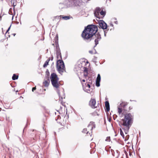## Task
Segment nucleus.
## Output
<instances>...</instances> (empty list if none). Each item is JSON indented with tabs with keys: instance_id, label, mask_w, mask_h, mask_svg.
<instances>
[{
	"instance_id": "nucleus-21",
	"label": "nucleus",
	"mask_w": 158,
	"mask_h": 158,
	"mask_svg": "<svg viewBox=\"0 0 158 158\" xmlns=\"http://www.w3.org/2000/svg\"><path fill=\"white\" fill-rule=\"evenodd\" d=\"M84 63H85L86 65H87L88 67H89L90 65V63L87 60H86V61H84Z\"/></svg>"
},
{
	"instance_id": "nucleus-28",
	"label": "nucleus",
	"mask_w": 158,
	"mask_h": 158,
	"mask_svg": "<svg viewBox=\"0 0 158 158\" xmlns=\"http://www.w3.org/2000/svg\"><path fill=\"white\" fill-rule=\"evenodd\" d=\"M1 113H2V115H3H3H5V117H6V114L5 113V111H4V110H2V112Z\"/></svg>"
},
{
	"instance_id": "nucleus-11",
	"label": "nucleus",
	"mask_w": 158,
	"mask_h": 158,
	"mask_svg": "<svg viewBox=\"0 0 158 158\" xmlns=\"http://www.w3.org/2000/svg\"><path fill=\"white\" fill-rule=\"evenodd\" d=\"M100 11V14L99 15V16L98 17V18L99 19L103 18L105 16L106 14L105 10H103L102 8H101Z\"/></svg>"
},
{
	"instance_id": "nucleus-19",
	"label": "nucleus",
	"mask_w": 158,
	"mask_h": 158,
	"mask_svg": "<svg viewBox=\"0 0 158 158\" xmlns=\"http://www.w3.org/2000/svg\"><path fill=\"white\" fill-rule=\"evenodd\" d=\"M46 74L47 75L46 78L49 79L50 73L48 70H47L46 72Z\"/></svg>"
},
{
	"instance_id": "nucleus-31",
	"label": "nucleus",
	"mask_w": 158,
	"mask_h": 158,
	"mask_svg": "<svg viewBox=\"0 0 158 158\" xmlns=\"http://www.w3.org/2000/svg\"><path fill=\"white\" fill-rule=\"evenodd\" d=\"M10 26L9 28H8V30H7L6 31V33H7L8 32V31H9V30H10Z\"/></svg>"
},
{
	"instance_id": "nucleus-2",
	"label": "nucleus",
	"mask_w": 158,
	"mask_h": 158,
	"mask_svg": "<svg viewBox=\"0 0 158 158\" xmlns=\"http://www.w3.org/2000/svg\"><path fill=\"white\" fill-rule=\"evenodd\" d=\"M123 115L124 118L122 119L121 124L122 129L127 134L133 123L134 117L130 113L125 114Z\"/></svg>"
},
{
	"instance_id": "nucleus-7",
	"label": "nucleus",
	"mask_w": 158,
	"mask_h": 158,
	"mask_svg": "<svg viewBox=\"0 0 158 158\" xmlns=\"http://www.w3.org/2000/svg\"><path fill=\"white\" fill-rule=\"evenodd\" d=\"M100 27L103 29H106L107 28L106 24L102 20H100L99 22Z\"/></svg>"
},
{
	"instance_id": "nucleus-12",
	"label": "nucleus",
	"mask_w": 158,
	"mask_h": 158,
	"mask_svg": "<svg viewBox=\"0 0 158 158\" xmlns=\"http://www.w3.org/2000/svg\"><path fill=\"white\" fill-rule=\"evenodd\" d=\"M50 81L49 78H46L43 82V85L45 87H48L50 83Z\"/></svg>"
},
{
	"instance_id": "nucleus-33",
	"label": "nucleus",
	"mask_w": 158,
	"mask_h": 158,
	"mask_svg": "<svg viewBox=\"0 0 158 158\" xmlns=\"http://www.w3.org/2000/svg\"><path fill=\"white\" fill-rule=\"evenodd\" d=\"M89 52L91 54H92V52H92L91 51H89Z\"/></svg>"
},
{
	"instance_id": "nucleus-17",
	"label": "nucleus",
	"mask_w": 158,
	"mask_h": 158,
	"mask_svg": "<svg viewBox=\"0 0 158 158\" xmlns=\"http://www.w3.org/2000/svg\"><path fill=\"white\" fill-rule=\"evenodd\" d=\"M57 55V59H58L59 58V57H60V58L59 59L62 60V56L61 53L60 52V51H59V50H58L57 52L56 53Z\"/></svg>"
},
{
	"instance_id": "nucleus-24",
	"label": "nucleus",
	"mask_w": 158,
	"mask_h": 158,
	"mask_svg": "<svg viewBox=\"0 0 158 158\" xmlns=\"http://www.w3.org/2000/svg\"><path fill=\"white\" fill-rule=\"evenodd\" d=\"M84 72H88V68H87V66L86 67H84Z\"/></svg>"
},
{
	"instance_id": "nucleus-35",
	"label": "nucleus",
	"mask_w": 158,
	"mask_h": 158,
	"mask_svg": "<svg viewBox=\"0 0 158 158\" xmlns=\"http://www.w3.org/2000/svg\"><path fill=\"white\" fill-rule=\"evenodd\" d=\"M51 58V60H53V56H52V57H51V58Z\"/></svg>"
},
{
	"instance_id": "nucleus-8",
	"label": "nucleus",
	"mask_w": 158,
	"mask_h": 158,
	"mask_svg": "<svg viewBox=\"0 0 158 158\" xmlns=\"http://www.w3.org/2000/svg\"><path fill=\"white\" fill-rule=\"evenodd\" d=\"M101 8H100L99 7H97L96 9L94 11V14L95 16L97 18H98V17L99 16V15L100 14V11L101 10Z\"/></svg>"
},
{
	"instance_id": "nucleus-27",
	"label": "nucleus",
	"mask_w": 158,
	"mask_h": 158,
	"mask_svg": "<svg viewBox=\"0 0 158 158\" xmlns=\"http://www.w3.org/2000/svg\"><path fill=\"white\" fill-rule=\"evenodd\" d=\"M129 135H127L125 138V140L126 141L128 140L129 138Z\"/></svg>"
},
{
	"instance_id": "nucleus-3",
	"label": "nucleus",
	"mask_w": 158,
	"mask_h": 158,
	"mask_svg": "<svg viewBox=\"0 0 158 158\" xmlns=\"http://www.w3.org/2000/svg\"><path fill=\"white\" fill-rule=\"evenodd\" d=\"M132 109V107L127 102H122L118 107V113L124 115L126 111H129Z\"/></svg>"
},
{
	"instance_id": "nucleus-20",
	"label": "nucleus",
	"mask_w": 158,
	"mask_h": 158,
	"mask_svg": "<svg viewBox=\"0 0 158 158\" xmlns=\"http://www.w3.org/2000/svg\"><path fill=\"white\" fill-rule=\"evenodd\" d=\"M120 135L122 136L123 138H124V135L122 131V130L121 128H120Z\"/></svg>"
},
{
	"instance_id": "nucleus-26",
	"label": "nucleus",
	"mask_w": 158,
	"mask_h": 158,
	"mask_svg": "<svg viewBox=\"0 0 158 158\" xmlns=\"http://www.w3.org/2000/svg\"><path fill=\"white\" fill-rule=\"evenodd\" d=\"M106 141L107 142H110V137H107L106 139Z\"/></svg>"
},
{
	"instance_id": "nucleus-18",
	"label": "nucleus",
	"mask_w": 158,
	"mask_h": 158,
	"mask_svg": "<svg viewBox=\"0 0 158 158\" xmlns=\"http://www.w3.org/2000/svg\"><path fill=\"white\" fill-rule=\"evenodd\" d=\"M18 78V76L16 75L15 74H14L12 77L13 80H15L17 79Z\"/></svg>"
},
{
	"instance_id": "nucleus-30",
	"label": "nucleus",
	"mask_w": 158,
	"mask_h": 158,
	"mask_svg": "<svg viewBox=\"0 0 158 158\" xmlns=\"http://www.w3.org/2000/svg\"><path fill=\"white\" fill-rule=\"evenodd\" d=\"M81 81L83 82H85V79L82 80L81 79H80Z\"/></svg>"
},
{
	"instance_id": "nucleus-6",
	"label": "nucleus",
	"mask_w": 158,
	"mask_h": 158,
	"mask_svg": "<svg viewBox=\"0 0 158 158\" xmlns=\"http://www.w3.org/2000/svg\"><path fill=\"white\" fill-rule=\"evenodd\" d=\"M89 105L93 108H97L98 110H99V104H96V101L94 99L91 98L89 102Z\"/></svg>"
},
{
	"instance_id": "nucleus-14",
	"label": "nucleus",
	"mask_w": 158,
	"mask_h": 158,
	"mask_svg": "<svg viewBox=\"0 0 158 158\" xmlns=\"http://www.w3.org/2000/svg\"><path fill=\"white\" fill-rule=\"evenodd\" d=\"M101 79V77L99 74H98L96 79V85L97 87L100 86V82Z\"/></svg>"
},
{
	"instance_id": "nucleus-5",
	"label": "nucleus",
	"mask_w": 158,
	"mask_h": 158,
	"mask_svg": "<svg viewBox=\"0 0 158 158\" xmlns=\"http://www.w3.org/2000/svg\"><path fill=\"white\" fill-rule=\"evenodd\" d=\"M56 67L57 71L60 73H62L65 71L64 63L62 60L59 59L57 60Z\"/></svg>"
},
{
	"instance_id": "nucleus-34",
	"label": "nucleus",
	"mask_w": 158,
	"mask_h": 158,
	"mask_svg": "<svg viewBox=\"0 0 158 158\" xmlns=\"http://www.w3.org/2000/svg\"><path fill=\"white\" fill-rule=\"evenodd\" d=\"M87 85L89 87V88L90 87V85L89 84H88Z\"/></svg>"
},
{
	"instance_id": "nucleus-10",
	"label": "nucleus",
	"mask_w": 158,
	"mask_h": 158,
	"mask_svg": "<svg viewBox=\"0 0 158 158\" xmlns=\"http://www.w3.org/2000/svg\"><path fill=\"white\" fill-rule=\"evenodd\" d=\"M82 132L85 134H86V136H91V131H90L89 130V129H87V128H84L83 129V131H82Z\"/></svg>"
},
{
	"instance_id": "nucleus-16",
	"label": "nucleus",
	"mask_w": 158,
	"mask_h": 158,
	"mask_svg": "<svg viewBox=\"0 0 158 158\" xmlns=\"http://www.w3.org/2000/svg\"><path fill=\"white\" fill-rule=\"evenodd\" d=\"M51 60L50 57L48 58V59L46 60L45 63L43 65V67L44 68L46 67L47 65L48 64V63L50 60Z\"/></svg>"
},
{
	"instance_id": "nucleus-38",
	"label": "nucleus",
	"mask_w": 158,
	"mask_h": 158,
	"mask_svg": "<svg viewBox=\"0 0 158 158\" xmlns=\"http://www.w3.org/2000/svg\"><path fill=\"white\" fill-rule=\"evenodd\" d=\"M113 118H114V119H114V117H113Z\"/></svg>"
},
{
	"instance_id": "nucleus-23",
	"label": "nucleus",
	"mask_w": 158,
	"mask_h": 158,
	"mask_svg": "<svg viewBox=\"0 0 158 158\" xmlns=\"http://www.w3.org/2000/svg\"><path fill=\"white\" fill-rule=\"evenodd\" d=\"M88 74V72H84V76L85 78L87 76Z\"/></svg>"
},
{
	"instance_id": "nucleus-13",
	"label": "nucleus",
	"mask_w": 158,
	"mask_h": 158,
	"mask_svg": "<svg viewBox=\"0 0 158 158\" xmlns=\"http://www.w3.org/2000/svg\"><path fill=\"white\" fill-rule=\"evenodd\" d=\"M29 30L31 32H35L37 30V28L35 25H33L29 27Z\"/></svg>"
},
{
	"instance_id": "nucleus-22",
	"label": "nucleus",
	"mask_w": 158,
	"mask_h": 158,
	"mask_svg": "<svg viewBox=\"0 0 158 158\" xmlns=\"http://www.w3.org/2000/svg\"><path fill=\"white\" fill-rule=\"evenodd\" d=\"M95 45H96L98 43V38H97L95 40H94Z\"/></svg>"
},
{
	"instance_id": "nucleus-32",
	"label": "nucleus",
	"mask_w": 158,
	"mask_h": 158,
	"mask_svg": "<svg viewBox=\"0 0 158 158\" xmlns=\"http://www.w3.org/2000/svg\"><path fill=\"white\" fill-rule=\"evenodd\" d=\"M58 95H59V97L60 98L61 97V98L62 99V98L61 97L60 94V93L59 92H58Z\"/></svg>"
},
{
	"instance_id": "nucleus-37",
	"label": "nucleus",
	"mask_w": 158,
	"mask_h": 158,
	"mask_svg": "<svg viewBox=\"0 0 158 158\" xmlns=\"http://www.w3.org/2000/svg\"><path fill=\"white\" fill-rule=\"evenodd\" d=\"M130 154V155H131V154L130 153V154Z\"/></svg>"
},
{
	"instance_id": "nucleus-29",
	"label": "nucleus",
	"mask_w": 158,
	"mask_h": 158,
	"mask_svg": "<svg viewBox=\"0 0 158 158\" xmlns=\"http://www.w3.org/2000/svg\"><path fill=\"white\" fill-rule=\"evenodd\" d=\"M36 87H33L32 89V91L33 92H34V90H36Z\"/></svg>"
},
{
	"instance_id": "nucleus-1",
	"label": "nucleus",
	"mask_w": 158,
	"mask_h": 158,
	"mask_svg": "<svg viewBox=\"0 0 158 158\" xmlns=\"http://www.w3.org/2000/svg\"><path fill=\"white\" fill-rule=\"evenodd\" d=\"M98 31L97 26L93 25H88L85 27L81 36L84 40L90 41Z\"/></svg>"
},
{
	"instance_id": "nucleus-36",
	"label": "nucleus",
	"mask_w": 158,
	"mask_h": 158,
	"mask_svg": "<svg viewBox=\"0 0 158 158\" xmlns=\"http://www.w3.org/2000/svg\"><path fill=\"white\" fill-rule=\"evenodd\" d=\"M60 103H61V104H62V105H63V103H62V102H61Z\"/></svg>"
},
{
	"instance_id": "nucleus-15",
	"label": "nucleus",
	"mask_w": 158,
	"mask_h": 158,
	"mask_svg": "<svg viewBox=\"0 0 158 158\" xmlns=\"http://www.w3.org/2000/svg\"><path fill=\"white\" fill-rule=\"evenodd\" d=\"M105 106L106 110L107 111L110 110V105L108 101H106L105 103Z\"/></svg>"
},
{
	"instance_id": "nucleus-9",
	"label": "nucleus",
	"mask_w": 158,
	"mask_h": 158,
	"mask_svg": "<svg viewBox=\"0 0 158 158\" xmlns=\"http://www.w3.org/2000/svg\"><path fill=\"white\" fill-rule=\"evenodd\" d=\"M95 127V124L94 122H90L88 126V129H89L91 132H92V131L93 128Z\"/></svg>"
},
{
	"instance_id": "nucleus-25",
	"label": "nucleus",
	"mask_w": 158,
	"mask_h": 158,
	"mask_svg": "<svg viewBox=\"0 0 158 158\" xmlns=\"http://www.w3.org/2000/svg\"><path fill=\"white\" fill-rule=\"evenodd\" d=\"M62 18L65 20H67L69 19V17L66 16L62 17Z\"/></svg>"
},
{
	"instance_id": "nucleus-4",
	"label": "nucleus",
	"mask_w": 158,
	"mask_h": 158,
	"mask_svg": "<svg viewBox=\"0 0 158 158\" xmlns=\"http://www.w3.org/2000/svg\"><path fill=\"white\" fill-rule=\"evenodd\" d=\"M50 79L53 86L56 88H58L60 86V82L59 81V78L57 75L55 73L51 74Z\"/></svg>"
}]
</instances>
